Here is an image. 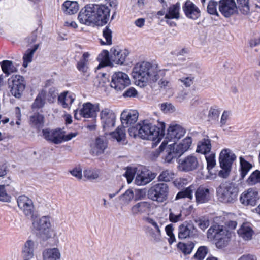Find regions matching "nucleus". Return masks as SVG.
Instances as JSON below:
<instances>
[{"mask_svg": "<svg viewBox=\"0 0 260 260\" xmlns=\"http://www.w3.org/2000/svg\"><path fill=\"white\" fill-rule=\"evenodd\" d=\"M166 70L160 69L156 64L143 61L133 67L132 75L137 85L145 86L147 83L154 82L165 75Z\"/></svg>", "mask_w": 260, "mask_h": 260, "instance_id": "obj_1", "label": "nucleus"}, {"mask_svg": "<svg viewBox=\"0 0 260 260\" xmlns=\"http://www.w3.org/2000/svg\"><path fill=\"white\" fill-rule=\"evenodd\" d=\"M165 123L159 122L157 125H152L148 120H143L137 123L135 126L129 128L131 136H138L143 139L160 141L165 135Z\"/></svg>", "mask_w": 260, "mask_h": 260, "instance_id": "obj_2", "label": "nucleus"}, {"mask_svg": "<svg viewBox=\"0 0 260 260\" xmlns=\"http://www.w3.org/2000/svg\"><path fill=\"white\" fill-rule=\"evenodd\" d=\"M138 112L136 110H125L121 114L122 126H118L115 131L110 134L111 137L117 142L123 141L125 138V130L123 127H128L135 123L138 118Z\"/></svg>", "mask_w": 260, "mask_h": 260, "instance_id": "obj_3", "label": "nucleus"}, {"mask_svg": "<svg viewBox=\"0 0 260 260\" xmlns=\"http://www.w3.org/2000/svg\"><path fill=\"white\" fill-rule=\"evenodd\" d=\"M213 234L216 247L223 249L228 245L232 232L224 225L214 224L208 230V237L210 238Z\"/></svg>", "mask_w": 260, "mask_h": 260, "instance_id": "obj_4", "label": "nucleus"}, {"mask_svg": "<svg viewBox=\"0 0 260 260\" xmlns=\"http://www.w3.org/2000/svg\"><path fill=\"white\" fill-rule=\"evenodd\" d=\"M145 221L152 227L147 226V232L155 241H159L161 238L160 228L167 221V215L163 210L155 215V218L147 217Z\"/></svg>", "mask_w": 260, "mask_h": 260, "instance_id": "obj_5", "label": "nucleus"}, {"mask_svg": "<svg viewBox=\"0 0 260 260\" xmlns=\"http://www.w3.org/2000/svg\"><path fill=\"white\" fill-rule=\"evenodd\" d=\"M191 143V138L187 136L179 144H176V142L168 145L166 151V155L165 156V161L170 162L178 155L180 156L187 151L189 149Z\"/></svg>", "mask_w": 260, "mask_h": 260, "instance_id": "obj_6", "label": "nucleus"}, {"mask_svg": "<svg viewBox=\"0 0 260 260\" xmlns=\"http://www.w3.org/2000/svg\"><path fill=\"white\" fill-rule=\"evenodd\" d=\"M32 226L37 231L44 233L47 238L57 239L58 236L55 229L51 228V218L49 216L41 217H31Z\"/></svg>", "mask_w": 260, "mask_h": 260, "instance_id": "obj_7", "label": "nucleus"}, {"mask_svg": "<svg viewBox=\"0 0 260 260\" xmlns=\"http://www.w3.org/2000/svg\"><path fill=\"white\" fill-rule=\"evenodd\" d=\"M238 189L229 182L222 183L216 189L218 200L224 203H234L238 196Z\"/></svg>", "mask_w": 260, "mask_h": 260, "instance_id": "obj_8", "label": "nucleus"}, {"mask_svg": "<svg viewBox=\"0 0 260 260\" xmlns=\"http://www.w3.org/2000/svg\"><path fill=\"white\" fill-rule=\"evenodd\" d=\"M42 132L43 136L46 140L57 144L63 142L68 141L78 135L77 132L71 133L66 135L65 131L61 128L51 130L44 129Z\"/></svg>", "mask_w": 260, "mask_h": 260, "instance_id": "obj_9", "label": "nucleus"}, {"mask_svg": "<svg viewBox=\"0 0 260 260\" xmlns=\"http://www.w3.org/2000/svg\"><path fill=\"white\" fill-rule=\"evenodd\" d=\"M236 159L235 154L228 148L223 149L220 153L219 161L222 170L219 171V176L226 178L231 171L232 165Z\"/></svg>", "mask_w": 260, "mask_h": 260, "instance_id": "obj_10", "label": "nucleus"}, {"mask_svg": "<svg viewBox=\"0 0 260 260\" xmlns=\"http://www.w3.org/2000/svg\"><path fill=\"white\" fill-rule=\"evenodd\" d=\"M169 191V186L167 184L158 183L151 187L148 190V196L152 201L163 203L168 199Z\"/></svg>", "mask_w": 260, "mask_h": 260, "instance_id": "obj_11", "label": "nucleus"}, {"mask_svg": "<svg viewBox=\"0 0 260 260\" xmlns=\"http://www.w3.org/2000/svg\"><path fill=\"white\" fill-rule=\"evenodd\" d=\"M8 86L11 94L15 98L19 99L26 87L25 79L21 75H13L8 80Z\"/></svg>", "mask_w": 260, "mask_h": 260, "instance_id": "obj_12", "label": "nucleus"}, {"mask_svg": "<svg viewBox=\"0 0 260 260\" xmlns=\"http://www.w3.org/2000/svg\"><path fill=\"white\" fill-rule=\"evenodd\" d=\"M185 133L186 130L182 125L176 123H171L168 128L165 139L161 143V148L165 145H168L169 142L173 143L177 142Z\"/></svg>", "mask_w": 260, "mask_h": 260, "instance_id": "obj_13", "label": "nucleus"}, {"mask_svg": "<svg viewBox=\"0 0 260 260\" xmlns=\"http://www.w3.org/2000/svg\"><path fill=\"white\" fill-rule=\"evenodd\" d=\"M100 110L99 104H92L90 102L84 103L82 107L74 111V117L80 120L82 117L86 118H94Z\"/></svg>", "mask_w": 260, "mask_h": 260, "instance_id": "obj_14", "label": "nucleus"}, {"mask_svg": "<svg viewBox=\"0 0 260 260\" xmlns=\"http://www.w3.org/2000/svg\"><path fill=\"white\" fill-rule=\"evenodd\" d=\"M130 84L131 80L126 73L118 71L112 75L110 86L116 91H122Z\"/></svg>", "mask_w": 260, "mask_h": 260, "instance_id": "obj_15", "label": "nucleus"}, {"mask_svg": "<svg viewBox=\"0 0 260 260\" xmlns=\"http://www.w3.org/2000/svg\"><path fill=\"white\" fill-rule=\"evenodd\" d=\"M259 199L258 191L254 188H250L245 190L240 197V201L242 205L252 207L256 205Z\"/></svg>", "mask_w": 260, "mask_h": 260, "instance_id": "obj_16", "label": "nucleus"}, {"mask_svg": "<svg viewBox=\"0 0 260 260\" xmlns=\"http://www.w3.org/2000/svg\"><path fill=\"white\" fill-rule=\"evenodd\" d=\"M95 24L103 25L107 23L110 17V10L104 5L93 4Z\"/></svg>", "mask_w": 260, "mask_h": 260, "instance_id": "obj_17", "label": "nucleus"}, {"mask_svg": "<svg viewBox=\"0 0 260 260\" xmlns=\"http://www.w3.org/2000/svg\"><path fill=\"white\" fill-rule=\"evenodd\" d=\"M93 4H90L81 10L78 15L79 22L83 24L90 25L95 24V16L94 14Z\"/></svg>", "mask_w": 260, "mask_h": 260, "instance_id": "obj_18", "label": "nucleus"}, {"mask_svg": "<svg viewBox=\"0 0 260 260\" xmlns=\"http://www.w3.org/2000/svg\"><path fill=\"white\" fill-rule=\"evenodd\" d=\"M156 176V173H152L146 168L140 166L137 168L135 183L138 185H144L151 182Z\"/></svg>", "mask_w": 260, "mask_h": 260, "instance_id": "obj_19", "label": "nucleus"}, {"mask_svg": "<svg viewBox=\"0 0 260 260\" xmlns=\"http://www.w3.org/2000/svg\"><path fill=\"white\" fill-rule=\"evenodd\" d=\"M199 159L194 154L188 155L179 160V169L185 172L197 169L199 166Z\"/></svg>", "mask_w": 260, "mask_h": 260, "instance_id": "obj_20", "label": "nucleus"}, {"mask_svg": "<svg viewBox=\"0 0 260 260\" xmlns=\"http://www.w3.org/2000/svg\"><path fill=\"white\" fill-rule=\"evenodd\" d=\"M17 202L19 208L26 216H32L34 206L30 199L24 195L20 196L17 198Z\"/></svg>", "mask_w": 260, "mask_h": 260, "instance_id": "obj_21", "label": "nucleus"}, {"mask_svg": "<svg viewBox=\"0 0 260 260\" xmlns=\"http://www.w3.org/2000/svg\"><path fill=\"white\" fill-rule=\"evenodd\" d=\"M155 206L154 203L147 201H141L134 205L131 208L133 215L136 216L143 214H149Z\"/></svg>", "mask_w": 260, "mask_h": 260, "instance_id": "obj_22", "label": "nucleus"}, {"mask_svg": "<svg viewBox=\"0 0 260 260\" xmlns=\"http://www.w3.org/2000/svg\"><path fill=\"white\" fill-rule=\"evenodd\" d=\"M100 117L104 128L114 126L116 115L111 109L108 108L102 109L100 113Z\"/></svg>", "mask_w": 260, "mask_h": 260, "instance_id": "obj_23", "label": "nucleus"}, {"mask_svg": "<svg viewBox=\"0 0 260 260\" xmlns=\"http://www.w3.org/2000/svg\"><path fill=\"white\" fill-rule=\"evenodd\" d=\"M219 10L225 17H229L237 12V7L235 0H220L218 5Z\"/></svg>", "mask_w": 260, "mask_h": 260, "instance_id": "obj_24", "label": "nucleus"}, {"mask_svg": "<svg viewBox=\"0 0 260 260\" xmlns=\"http://www.w3.org/2000/svg\"><path fill=\"white\" fill-rule=\"evenodd\" d=\"M108 147V142L104 136H100L90 145V152L94 156H100L104 153Z\"/></svg>", "mask_w": 260, "mask_h": 260, "instance_id": "obj_25", "label": "nucleus"}, {"mask_svg": "<svg viewBox=\"0 0 260 260\" xmlns=\"http://www.w3.org/2000/svg\"><path fill=\"white\" fill-rule=\"evenodd\" d=\"M182 10L186 17L189 19L196 20L201 16L199 8L191 1L187 0L182 6Z\"/></svg>", "mask_w": 260, "mask_h": 260, "instance_id": "obj_26", "label": "nucleus"}, {"mask_svg": "<svg viewBox=\"0 0 260 260\" xmlns=\"http://www.w3.org/2000/svg\"><path fill=\"white\" fill-rule=\"evenodd\" d=\"M111 60L113 64L122 65L125 61L129 54L127 49H120L118 48H112L111 50Z\"/></svg>", "mask_w": 260, "mask_h": 260, "instance_id": "obj_27", "label": "nucleus"}, {"mask_svg": "<svg viewBox=\"0 0 260 260\" xmlns=\"http://www.w3.org/2000/svg\"><path fill=\"white\" fill-rule=\"evenodd\" d=\"M197 234V230L191 222H185L179 226L178 237L185 239L192 237Z\"/></svg>", "mask_w": 260, "mask_h": 260, "instance_id": "obj_28", "label": "nucleus"}, {"mask_svg": "<svg viewBox=\"0 0 260 260\" xmlns=\"http://www.w3.org/2000/svg\"><path fill=\"white\" fill-rule=\"evenodd\" d=\"M76 98L74 93L69 91H64L58 96V103L62 108L70 109Z\"/></svg>", "mask_w": 260, "mask_h": 260, "instance_id": "obj_29", "label": "nucleus"}, {"mask_svg": "<svg viewBox=\"0 0 260 260\" xmlns=\"http://www.w3.org/2000/svg\"><path fill=\"white\" fill-rule=\"evenodd\" d=\"M195 197L198 204L206 203L210 199V190L206 187L200 186L196 191Z\"/></svg>", "mask_w": 260, "mask_h": 260, "instance_id": "obj_30", "label": "nucleus"}, {"mask_svg": "<svg viewBox=\"0 0 260 260\" xmlns=\"http://www.w3.org/2000/svg\"><path fill=\"white\" fill-rule=\"evenodd\" d=\"M35 242L28 240L24 243L22 248L21 254L23 259H31L34 256Z\"/></svg>", "mask_w": 260, "mask_h": 260, "instance_id": "obj_31", "label": "nucleus"}, {"mask_svg": "<svg viewBox=\"0 0 260 260\" xmlns=\"http://www.w3.org/2000/svg\"><path fill=\"white\" fill-rule=\"evenodd\" d=\"M43 260H60L61 253L57 248H49L45 249L42 253Z\"/></svg>", "mask_w": 260, "mask_h": 260, "instance_id": "obj_32", "label": "nucleus"}, {"mask_svg": "<svg viewBox=\"0 0 260 260\" xmlns=\"http://www.w3.org/2000/svg\"><path fill=\"white\" fill-rule=\"evenodd\" d=\"M238 234L244 240H249L253 234V231L248 223H244L238 230Z\"/></svg>", "mask_w": 260, "mask_h": 260, "instance_id": "obj_33", "label": "nucleus"}, {"mask_svg": "<svg viewBox=\"0 0 260 260\" xmlns=\"http://www.w3.org/2000/svg\"><path fill=\"white\" fill-rule=\"evenodd\" d=\"M79 5L76 1H66L61 7L62 11L66 14H74L77 12L79 10Z\"/></svg>", "mask_w": 260, "mask_h": 260, "instance_id": "obj_34", "label": "nucleus"}, {"mask_svg": "<svg viewBox=\"0 0 260 260\" xmlns=\"http://www.w3.org/2000/svg\"><path fill=\"white\" fill-rule=\"evenodd\" d=\"M180 4L177 3L171 5L168 9L165 14V18L167 19H178L180 17Z\"/></svg>", "mask_w": 260, "mask_h": 260, "instance_id": "obj_35", "label": "nucleus"}, {"mask_svg": "<svg viewBox=\"0 0 260 260\" xmlns=\"http://www.w3.org/2000/svg\"><path fill=\"white\" fill-rule=\"evenodd\" d=\"M211 149L210 140L208 138H204L198 142L196 152L206 154L210 152Z\"/></svg>", "mask_w": 260, "mask_h": 260, "instance_id": "obj_36", "label": "nucleus"}, {"mask_svg": "<svg viewBox=\"0 0 260 260\" xmlns=\"http://www.w3.org/2000/svg\"><path fill=\"white\" fill-rule=\"evenodd\" d=\"M98 59L100 62L98 66V69L105 66H111L113 65V62L111 60V56L109 57V52L107 50H103L99 55Z\"/></svg>", "mask_w": 260, "mask_h": 260, "instance_id": "obj_37", "label": "nucleus"}, {"mask_svg": "<svg viewBox=\"0 0 260 260\" xmlns=\"http://www.w3.org/2000/svg\"><path fill=\"white\" fill-rule=\"evenodd\" d=\"M239 172L242 179H243L252 168V165L245 160L242 156L239 157Z\"/></svg>", "mask_w": 260, "mask_h": 260, "instance_id": "obj_38", "label": "nucleus"}, {"mask_svg": "<svg viewBox=\"0 0 260 260\" xmlns=\"http://www.w3.org/2000/svg\"><path fill=\"white\" fill-rule=\"evenodd\" d=\"M39 47L38 44L35 45L32 48L28 49L24 53L23 56V66L26 68L29 63L32 61L34 53L36 51Z\"/></svg>", "mask_w": 260, "mask_h": 260, "instance_id": "obj_39", "label": "nucleus"}, {"mask_svg": "<svg viewBox=\"0 0 260 260\" xmlns=\"http://www.w3.org/2000/svg\"><path fill=\"white\" fill-rule=\"evenodd\" d=\"M177 247L184 255H188L192 252L194 247V244L191 241L187 242H179L177 245Z\"/></svg>", "mask_w": 260, "mask_h": 260, "instance_id": "obj_40", "label": "nucleus"}, {"mask_svg": "<svg viewBox=\"0 0 260 260\" xmlns=\"http://www.w3.org/2000/svg\"><path fill=\"white\" fill-rule=\"evenodd\" d=\"M0 65L2 70L7 76L17 71V68L14 66L12 61L7 60H3L0 62Z\"/></svg>", "mask_w": 260, "mask_h": 260, "instance_id": "obj_41", "label": "nucleus"}, {"mask_svg": "<svg viewBox=\"0 0 260 260\" xmlns=\"http://www.w3.org/2000/svg\"><path fill=\"white\" fill-rule=\"evenodd\" d=\"M134 198V192L132 189L126 190L119 196L120 204L122 206H127Z\"/></svg>", "mask_w": 260, "mask_h": 260, "instance_id": "obj_42", "label": "nucleus"}, {"mask_svg": "<svg viewBox=\"0 0 260 260\" xmlns=\"http://www.w3.org/2000/svg\"><path fill=\"white\" fill-rule=\"evenodd\" d=\"M195 189V187L193 185H190L187 187L185 190L179 192L175 198V200H177L183 198H188L190 200L193 198V192Z\"/></svg>", "mask_w": 260, "mask_h": 260, "instance_id": "obj_43", "label": "nucleus"}, {"mask_svg": "<svg viewBox=\"0 0 260 260\" xmlns=\"http://www.w3.org/2000/svg\"><path fill=\"white\" fill-rule=\"evenodd\" d=\"M100 170L96 168H87L84 170V176L89 180H95L99 178Z\"/></svg>", "mask_w": 260, "mask_h": 260, "instance_id": "obj_44", "label": "nucleus"}, {"mask_svg": "<svg viewBox=\"0 0 260 260\" xmlns=\"http://www.w3.org/2000/svg\"><path fill=\"white\" fill-rule=\"evenodd\" d=\"M237 7L239 11L244 15H248L250 12V0H236Z\"/></svg>", "mask_w": 260, "mask_h": 260, "instance_id": "obj_45", "label": "nucleus"}, {"mask_svg": "<svg viewBox=\"0 0 260 260\" xmlns=\"http://www.w3.org/2000/svg\"><path fill=\"white\" fill-rule=\"evenodd\" d=\"M45 99V92L42 91L36 97L33 104L32 105V108L35 110L36 109L42 108L44 105Z\"/></svg>", "mask_w": 260, "mask_h": 260, "instance_id": "obj_46", "label": "nucleus"}, {"mask_svg": "<svg viewBox=\"0 0 260 260\" xmlns=\"http://www.w3.org/2000/svg\"><path fill=\"white\" fill-rule=\"evenodd\" d=\"M174 176L173 171L166 169L161 172L158 177V179L160 181L169 182L174 178Z\"/></svg>", "mask_w": 260, "mask_h": 260, "instance_id": "obj_47", "label": "nucleus"}, {"mask_svg": "<svg viewBox=\"0 0 260 260\" xmlns=\"http://www.w3.org/2000/svg\"><path fill=\"white\" fill-rule=\"evenodd\" d=\"M169 220L172 223H177L183 220L181 211H172L169 210Z\"/></svg>", "mask_w": 260, "mask_h": 260, "instance_id": "obj_48", "label": "nucleus"}, {"mask_svg": "<svg viewBox=\"0 0 260 260\" xmlns=\"http://www.w3.org/2000/svg\"><path fill=\"white\" fill-rule=\"evenodd\" d=\"M247 183L249 185L260 183V171L255 170L253 172L248 178Z\"/></svg>", "mask_w": 260, "mask_h": 260, "instance_id": "obj_49", "label": "nucleus"}, {"mask_svg": "<svg viewBox=\"0 0 260 260\" xmlns=\"http://www.w3.org/2000/svg\"><path fill=\"white\" fill-rule=\"evenodd\" d=\"M112 30L107 26L103 30V36L106 41H101V44L104 45H111L112 44Z\"/></svg>", "mask_w": 260, "mask_h": 260, "instance_id": "obj_50", "label": "nucleus"}, {"mask_svg": "<svg viewBox=\"0 0 260 260\" xmlns=\"http://www.w3.org/2000/svg\"><path fill=\"white\" fill-rule=\"evenodd\" d=\"M205 155L207 164V168L210 171L216 165L215 154L214 153L210 154L208 153L205 154Z\"/></svg>", "mask_w": 260, "mask_h": 260, "instance_id": "obj_51", "label": "nucleus"}, {"mask_svg": "<svg viewBox=\"0 0 260 260\" xmlns=\"http://www.w3.org/2000/svg\"><path fill=\"white\" fill-rule=\"evenodd\" d=\"M31 124L36 127H40L42 125L43 122V116L39 113H36L30 118Z\"/></svg>", "mask_w": 260, "mask_h": 260, "instance_id": "obj_52", "label": "nucleus"}, {"mask_svg": "<svg viewBox=\"0 0 260 260\" xmlns=\"http://www.w3.org/2000/svg\"><path fill=\"white\" fill-rule=\"evenodd\" d=\"M137 173V168L127 167L126 169L124 176L127 179V181L129 184L133 180L135 175Z\"/></svg>", "mask_w": 260, "mask_h": 260, "instance_id": "obj_53", "label": "nucleus"}, {"mask_svg": "<svg viewBox=\"0 0 260 260\" xmlns=\"http://www.w3.org/2000/svg\"><path fill=\"white\" fill-rule=\"evenodd\" d=\"M208 253V248L206 246H200L194 255V258L198 260H203Z\"/></svg>", "mask_w": 260, "mask_h": 260, "instance_id": "obj_54", "label": "nucleus"}, {"mask_svg": "<svg viewBox=\"0 0 260 260\" xmlns=\"http://www.w3.org/2000/svg\"><path fill=\"white\" fill-rule=\"evenodd\" d=\"M160 110L165 113H173L175 111V107L170 103H163L159 105Z\"/></svg>", "mask_w": 260, "mask_h": 260, "instance_id": "obj_55", "label": "nucleus"}, {"mask_svg": "<svg viewBox=\"0 0 260 260\" xmlns=\"http://www.w3.org/2000/svg\"><path fill=\"white\" fill-rule=\"evenodd\" d=\"M217 3L214 1H210L207 6V11L211 15L218 16L217 10Z\"/></svg>", "mask_w": 260, "mask_h": 260, "instance_id": "obj_56", "label": "nucleus"}, {"mask_svg": "<svg viewBox=\"0 0 260 260\" xmlns=\"http://www.w3.org/2000/svg\"><path fill=\"white\" fill-rule=\"evenodd\" d=\"M11 200V197L7 193L4 185H0V201L10 202Z\"/></svg>", "mask_w": 260, "mask_h": 260, "instance_id": "obj_57", "label": "nucleus"}, {"mask_svg": "<svg viewBox=\"0 0 260 260\" xmlns=\"http://www.w3.org/2000/svg\"><path fill=\"white\" fill-rule=\"evenodd\" d=\"M194 222L202 230H205L209 225V220L204 218H197L194 219Z\"/></svg>", "mask_w": 260, "mask_h": 260, "instance_id": "obj_58", "label": "nucleus"}, {"mask_svg": "<svg viewBox=\"0 0 260 260\" xmlns=\"http://www.w3.org/2000/svg\"><path fill=\"white\" fill-rule=\"evenodd\" d=\"M194 77L189 75L186 77H183L179 80L186 87H190L193 83Z\"/></svg>", "mask_w": 260, "mask_h": 260, "instance_id": "obj_59", "label": "nucleus"}, {"mask_svg": "<svg viewBox=\"0 0 260 260\" xmlns=\"http://www.w3.org/2000/svg\"><path fill=\"white\" fill-rule=\"evenodd\" d=\"M71 175L79 180L82 178V169L80 167H76L70 171Z\"/></svg>", "mask_w": 260, "mask_h": 260, "instance_id": "obj_60", "label": "nucleus"}, {"mask_svg": "<svg viewBox=\"0 0 260 260\" xmlns=\"http://www.w3.org/2000/svg\"><path fill=\"white\" fill-rule=\"evenodd\" d=\"M174 185L178 189L183 187L188 183V180L185 178H177L173 182Z\"/></svg>", "mask_w": 260, "mask_h": 260, "instance_id": "obj_61", "label": "nucleus"}, {"mask_svg": "<svg viewBox=\"0 0 260 260\" xmlns=\"http://www.w3.org/2000/svg\"><path fill=\"white\" fill-rule=\"evenodd\" d=\"M161 144L159 147L158 149L156 150L155 151L152 152L151 158L152 159H156V158H157L159 156V155H160V153L164 151H165V152H164L165 156L164 157H165L166 155V148H167L168 145H165V146L162 148H161Z\"/></svg>", "mask_w": 260, "mask_h": 260, "instance_id": "obj_62", "label": "nucleus"}, {"mask_svg": "<svg viewBox=\"0 0 260 260\" xmlns=\"http://www.w3.org/2000/svg\"><path fill=\"white\" fill-rule=\"evenodd\" d=\"M231 114V112L229 111H224L223 112L220 120V124L221 126H223L226 124L227 121L230 118Z\"/></svg>", "mask_w": 260, "mask_h": 260, "instance_id": "obj_63", "label": "nucleus"}, {"mask_svg": "<svg viewBox=\"0 0 260 260\" xmlns=\"http://www.w3.org/2000/svg\"><path fill=\"white\" fill-rule=\"evenodd\" d=\"M219 115V110L216 107H212L209 111V116L213 119H216Z\"/></svg>", "mask_w": 260, "mask_h": 260, "instance_id": "obj_64", "label": "nucleus"}]
</instances>
